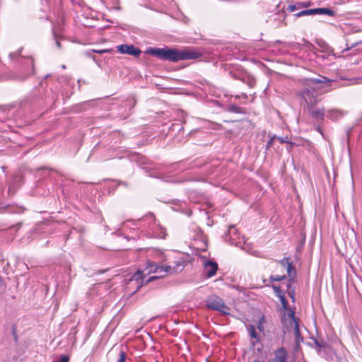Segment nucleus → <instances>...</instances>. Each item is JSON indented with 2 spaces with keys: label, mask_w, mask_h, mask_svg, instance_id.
<instances>
[{
  "label": "nucleus",
  "mask_w": 362,
  "mask_h": 362,
  "mask_svg": "<svg viewBox=\"0 0 362 362\" xmlns=\"http://www.w3.org/2000/svg\"><path fill=\"white\" fill-rule=\"evenodd\" d=\"M158 266L153 263H148L147 267L142 271L138 270L129 279H126V288L131 293H136L144 284L157 279L156 276H149L152 273L156 272Z\"/></svg>",
  "instance_id": "1"
},
{
  "label": "nucleus",
  "mask_w": 362,
  "mask_h": 362,
  "mask_svg": "<svg viewBox=\"0 0 362 362\" xmlns=\"http://www.w3.org/2000/svg\"><path fill=\"white\" fill-rule=\"evenodd\" d=\"M329 80L325 76H319L318 78H309L303 79L305 88L298 93V95L305 102L306 107L315 102H320L318 98L319 94L315 87L319 83H327Z\"/></svg>",
  "instance_id": "2"
},
{
  "label": "nucleus",
  "mask_w": 362,
  "mask_h": 362,
  "mask_svg": "<svg viewBox=\"0 0 362 362\" xmlns=\"http://www.w3.org/2000/svg\"><path fill=\"white\" fill-rule=\"evenodd\" d=\"M201 54L194 49L185 47L183 49H170L167 47L160 48V59L169 60L173 62L178 61L196 59Z\"/></svg>",
  "instance_id": "3"
},
{
  "label": "nucleus",
  "mask_w": 362,
  "mask_h": 362,
  "mask_svg": "<svg viewBox=\"0 0 362 362\" xmlns=\"http://www.w3.org/2000/svg\"><path fill=\"white\" fill-rule=\"evenodd\" d=\"M165 256L160 251V278L180 273L185 267L186 262L183 260L174 262L173 264H163Z\"/></svg>",
  "instance_id": "4"
},
{
  "label": "nucleus",
  "mask_w": 362,
  "mask_h": 362,
  "mask_svg": "<svg viewBox=\"0 0 362 362\" xmlns=\"http://www.w3.org/2000/svg\"><path fill=\"white\" fill-rule=\"evenodd\" d=\"M207 307L210 309L218 310L223 314H229V308L226 305L223 300L215 295L209 296L206 300Z\"/></svg>",
  "instance_id": "5"
},
{
  "label": "nucleus",
  "mask_w": 362,
  "mask_h": 362,
  "mask_svg": "<svg viewBox=\"0 0 362 362\" xmlns=\"http://www.w3.org/2000/svg\"><path fill=\"white\" fill-rule=\"evenodd\" d=\"M288 321L291 327L294 329L296 345L298 346L303 341V337L300 334L299 325L297 319L295 317L294 312L292 310H288Z\"/></svg>",
  "instance_id": "6"
},
{
  "label": "nucleus",
  "mask_w": 362,
  "mask_h": 362,
  "mask_svg": "<svg viewBox=\"0 0 362 362\" xmlns=\"http://www.w3.org/2000/svg\"><path fill=\"white\" fill-rule=\"evenodd\" d=\"M319 102L307 106L308 114L315 119L322 120L325 117V108L317 105Z\"/></svg>",
  "instance_id": "7"
},
{
  "label": "nucleus",
  "mask_w": 362,
  "mask_h": 362,
  "mask_svg": "<svg viewBox=\"0 0 362 362\" xmlns=\"http://www.w3.org/2000/svg\"><path fill=\"white\" fill-rule=\"evenodd\" d=\"M117 50L121 54L137 57L141 54V50L132 45H121L116 47Z\"/></svg>",
  "instance_id": "8"
},
{
  "label": "nucleus",
  "mask_w": 362,
  "mask_h": 362,
  "mask_svg": "<svg viewBox=\"0 0 362 362\" xmlns=\"http://www.w3.org/2000/svg\"><path fill=\"white\" fill-rule=\"evenodd\" d=\"M217 269L218 265L216 262L212 261H206L204 263V272L207 277L210 278L214 276Z\"/></svg>",
  "instance_id": "9"
},
{
  "label": "nucleus",
  "mask_w": 362,
  "mask_h": 362,
  "mask_svg": "<svg viewBox=\"0 0 362 362\" xmlns=\"http://www.w3.org/2000/svg\"><path fill=\"white\" fill-rule=\"evenodd\" d=\"M287 352L284 348H279L274 351V358L269 362H286Z\"/></svg>",
  "instance_id": "10"
},
{
  "label": "nucleus",
  "mask_w": 362,
  "mask_h": 362,
  "mask_svg": "<svg viewBox=\"0 0 362 362\" xmlns=\"http://www.w3.org/2000/svg\"><path fill=\"white\" fill-rule=\"evenodd\" d=\"M280 264L286 269L288 275L291 277H293L296 272L293 270L292 262L290 261L289 258L285 257L280 261Z\"/></svg>",
  "instance_id": "11"
},
{
  "label": "nucleus",
  "mask_w": 362,
  "mask_h": 362,
  "mask_svg": "<svg viewBox=\"0 0 362 362\" xmlns=\"http://www.w3.org/2000/svg\"><path fill=\"white\" fill-rule=\"evenodd\" d=\"M345 112L339 109H333L327 112V117L332 120H337L344 115Z\"/></svg>",
  "instance_id": "12"
},
{
  "label": "nucleus",
  "mask_w": 362,
  "mask_h": 362,
  "mask_svg": "<svg viewBox=\"0 0 362 362\" xmlns=\"http://www.w3.org/2000/svg\"><path fill=\"white\" fill-rule=\"evenodd\" d=\"M314 12H315V15L320 14V15H327L329 16H334L335 15V12L329 8H314Z\"/></svg>",
  "instance_id": "13"
},
{
  "label": "nucleus",
  "mask_w": 362,
  "mask_h": 362,
  "mask_svg": "<svg viewBox=\"0 0 362 362\" xmlns=\"http://www.w3.org/2000/svg\"><path fill=\"white\" fill-rule=\"evenodd\" d=\"M292 137H271L270 140L267 142V147L269 148L274 139H278L280 143H291Z\"/></svg>",
  "instance_id": "14"
},
{
  "label": "nucleus",
  "mask_w": 362,
  "mask_h": 362,
  "mask_svg": "<svg viewBox=\"0 0 362 362\" xmlns=\"http://www.w3.org/2000/svg\"><path fill=\"white\" fill-rule=\"evenodd\" d=\"M279 298H280V300H281L282 307L284 310V313L286 315H287V317H286V321H288V320H287L288 319V310H289L291 309L288 308V303H287L285 297L284 296L279 295Z\"/></svg>",
  "instance_id": "15"
},
{
  "label": "nucleus",
  "mask_w": 362,
  "mask_h": 362,
  "mask_svg": "<svg viewBox=\"0 0 362 362\" xmlns=\"http://www.w3.org/2000/svg\"><path fill=\"white\" fill-rule=\"evenodd\" d=\"M8 117V108L6 107H0V122H4Z\"/></svg>",
  "instance_id": "16"
},
{
  "label": "nucleus",
  "mask_w": 362,
  "mask_h": 362,
  "mask_svg": "<svg viewBox=\"0 0 362 362\" xmlns=\"http://www.w3.org/2000/svg\"><path fill=\"white\" fill-rule=\"evenodd\" d=\"M310 15H315L314 8L303 10L295 14L296 17Z\"/></svg>",
  "instance_id": "17"
},
{
  "label": "nucleus",
  "mask_w": 362,
  "mask_h": 362,
  "mask_svg": "<svg viewBox=\"0 0 362 362\" xmlns=\"http://www.w3.org/2000/svg\"><path fill=\"white\" fill-rule=\"evenodd\" d=\"M286 278L285 275L279 276V275H272L270 276V279L272 281H280Z\"/></svg>",
  "instance_id": "18"
},
{
  "label": "nucleus",
  "mask_w": 362,
  "mask_h": 362,
  "mask_svg": "<svg viewBox=\"0 0 362 362\" xmlns=\"http://www.w3.org/2000/svg\"><path fill=\"white\" fill-rule=\"evenodd\" d=\"M310 5H311L310 1L298 2L297 3L298 8H307V7L310 6Z\"/></svg>",
  "instance_id": "19"
},
{
  "label": "nucleus",
  "mask_w": 362,
  "mask_h": 362,
  "mask_svg": "<svg viewBox=\"0 0 362 362\" xmlns=\"http://www.w3.org/2000/svg\"><path fill=\"white\" fill-rule=\"evenodd\" d=\"M146 52L151 55L158 56V48H148Z\"/></svg>",
  "instance_id": "20"
},
{
  "label": "nucleus",
  "mask_w": 362,
  "mask_h": 362,
  "mask_svg": "<svg viewBox=\"0 0 362 362\" xmlns=\"http://www.w3.org/2000/svg\"><path fill=\"white\" fill-rule=\"evenodd\" d=\"M250 335L252 338L257 339L258 341L257 334L255 332V327L253 326H250L249 329Z\"/></svg>",
  "instance_id": "21"
},
{
  "label": "nucleus",
  "mask_w": 362,
  "mask_h": 362,
  "mask_svg": "<svg viewBox=\"0 0 362 362\" xmlns=\"http://www.w3.org/2000/svg\"><path fill=\"white\" fill-rule=\"evenodd\" d=\"M69 357L67 355H62L59 357V359L54 361V362H69Z\"/></svg>",
  "instance_id": "22"
},
{
  "label": "nucleus",
  "mask_w": 362,
  "mask_h": 362,
  "mask_svg": "<svg viewBox=\"0 0 362 362\" xmlns=\"http://www.w3.org/2000/svg\"><path fill=\"white\" fill-rule=\"evenodd\" d=\"M126 360V354L124 351H121L119 354V358L117 362H125Z\"/></svg>",
  "instance_id": "23"
},
{
  "label": "nucleus",
  "mask_w": 362,
  "mask_h": 362,
  "mask_svg": "<svg viewBox=\"0 0 362 362\" xmlns=\"http://www.w3.org/2000/svg\"><path fill=\"white\" fill-rule=\"evenodd\" d=\"M298 9L297 4H290L287 7V10L292 12Z\"/></svg>",
  "instance_id": "24"
},
{
  "label": "nucleus",
  "mask_w": 362,
  "mask_h": 362,
  "mask_svg": "<svg viewBox=\"0 0 362 362\" xmlns=\"http://www.w3.org/2000/svg\"><path fill=\"white\" fill-rule=\"evenodd\" d=\"M361 42H354L352 43L350 46H347L344 51H347V50H349L351 49V48L353 47H356L357 45H358Z\"/></svg>",
  "instance_id": "25"
},
{
  "label": "nucleus",
  "mask_w": 362,
  "mask_h": 362,
  "mask_svg": "<svg viewBox=\"0 0 362 362\" xmlns=\"http://www.w3.org/2000/svg\"><path fill=\"white\" fill-rule=\"evenodd\" d=\"M160 238H165V235H167L165 233V230L160 226Z\"/></svg>",
  "instance_id": "26"
},
{
  "label": "nucleus",
  "mask_w": 362,
  "mask_h": 362,
  "mask_svg": "<svg viewBox=\"0 0 362 362\" xmlns=\"http://www.w3.org/2000/svg\"><path fill=\"white\" fill-rule=\"evenodd\" d=\"M5 286V282L3 277L0 275V288Z\"/></svg>",
  "instance_id": "27"
},
{
  "label": "nucleus",
  "mask_w": 362,
  "mask_h": 362,
  "mask_svg": "<svg viewBox=\"0 0 362 362\" xmlns=\"http://www.w3.org/2000/svg\"><path fill=\"white\" fill-rule=\"evenodd\" d=\"M95 52H97V53H100V54H102V53H105V52H108L109 50L108 49H101V50H93Z\"/></svg>",
  "instance_id": "28"
},
{
  "label": "nucleus",
  "mask_w": 362,
  "mask_h": 362,
  "mask_svg": "<svg viewBox=\"0 0 362 362\" xmlns=\"http://www.w3.org/2000/svg\"><path fill=\"white\" fill-rule=\"evenodd\" d=\"M9 267H10V264H9V262H7L6 265L4 267V270L5 271L6 273H8L7 271H8Z\"/></svg>",
  "instance_id": "29"
},
{
  "label": "nucleus",
  "mask_w": 362,
  "mask_h": 362,
  "mask_svg": "<svg viewBox=\"0 0 362 362\" xmlns=\"http://www.w3.org/2000/svg\"><path fill=\"white\" fill-rule=\"evenodd\" d=\"M317 132H318L320 134H322V135L323 134L322 130V129H321L320 127H317Z\"/></svg>",
  "instance_id": "30"
},
{
  "label": "nucleus",
  "mask_w": 362,
  "mask_h": 362,
  "mask_svg": "<svg viewBox=\"0 0 362 362\" xmlns=\"http://www.w3.org/2000/svg\"><path fill=\"white\" fill-rule=\"evenodd\" d=\"M289 296L293 299V300H294V294H293V293H289Z\"/></svg>",
  "instance_id": "31"
},
{
  "label": "nucleus",
  "mask_w": 362,
  "mask_h": 362,
  "mask_svg": "<svg viewBox=\"0 0 362 362\" xmlns=\"http://www.w3.org/2000/svg\"><path fill=\"white\" fill-rule=\"evenodd\" d=\"M56 45H57V46L58 47H60V46H61L60 42H59V41H58V40H57V41H56Z\"/></svg>",
  "instance_id": "32"
},
{
  "label": "nucleus",
  "mask_w": 362,
  "mask_h": 362,
  "mask_svg": "<svg viewBox=\"0 0 362 362\" xmlns=\"http://www.w3.org/2000/svg\"><path fill=\"white\" fill-rule=\"evenodd\" d=\"M316 344L319 346H321V345L317 341H316Z\"/></svg>",
  "instance_id": "33"
},
{
  "label": "nucleus",
  "mask_w": 362,
  "mask_h": 362,
  "mask_svg": "<svg viewBox=\"0 0 362 362\" xmlns=\"http://www.w3.org/2000/svg\"><path fill=\"white\" fill-rule=\"evenodd\" d=\"M13 54H10V57H13Z\"/></svg>",
  "instance_id": "34"
}]
</instances>
